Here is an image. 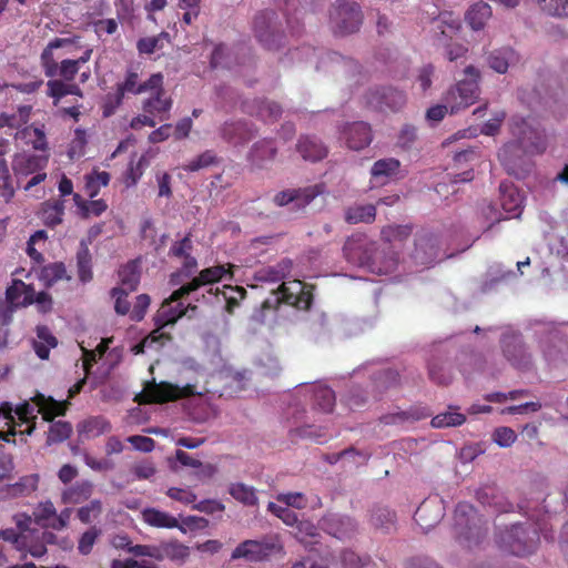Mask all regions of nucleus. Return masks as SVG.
<instances>
[{"label":"nucleus","instance_id":"obj_1","mask_svg":"<svg viewBox=\"0 0 568 568\" xmlns=\"http://www.w3.org/2000/svg\"><path fill=\"white\" fill-rule=\"evenodd\" d=\"M181 298H173V293L164 300L154 316L155 328L139 344L133 347L135 355L143 353L144 348L159 351L160 347L172 341V335L165 332L166 326H173L178 320L186 314L187 308L196 310V306H184Z\"/></svg>","mask_w":568,"mask_h":568},{"label":"nucleus","instance_id":"obj_2","mask_svg":"<svg viewBox=\"0 0 568 568\" xmlns=\"http://www.w3.org/2000/svg\"><path fill=\"white\" fill-rule=\"evenodd\" d=\"M539 532L546 534L545 524H529V527L513 525L510 528L500 531L496 541L505 551L515 556H527L537 549Z\"/></svg>","mask_w":568,"mask_h":568},{"label":"nucleus","instance_id":"obj_3","mask_svg":"<svg viewBox=\"0 0 568 568\" xmlns=\"http://www.w3.org/2000/svg\"><path fill=\"white\" fill-rule=\"evenodd\" d=\"M33 400L36 406L26 402L13 410L20 420L18 425H27L26 429L19 430V442L23 444L27 443V436L36 429L37 414H41L44 420L52 422L55 416L64 415L65 410L64 404L52 398L47 400L41 394L36 396Z\"/></svg>","mask_w":568,"mask_h":568},{"label":"nucleus","instance_id":"obj_4","mask_svg":"<svg viewBox=\"0 0 568 568\" xmlns=\"http://www.w3.org/2000/svg\"><path fill=\"white\" fill-rule=\"evenodd\" d=\"M510 133L516 143L528 153L540 154L547 148L544 130L534 119L514 115L510 119Z\"/></svg>","mask_w":568,"mask_h":568},{"label":"nucleus","instance_id":"obj_5","mask_svg":"<svg viewBox=\"0 0 568 568\" xmlns=\"http://www.w3.org/2000/svg\"><path fill=\"white\" fill-rule=\"evenodd\" d=\"M464 73L467 79L458 81V83L452 87L444 95V102L449 105L452 113H457L459 110L469 106L478 98L479 70L474 65H468L465 68Z\"/></svg>","mask_w":568,"mask_h":568},{"label":"nucleus","instance_id":"obj_6","mask_svg":"<svg viewBox=\"0 0 568 568\" xmlns=\"http://www.w3.org/2000/svg\"><path fill=\"white\" fill-rule=\"evenodd\" d=\"M196 394L199 393L195 390L194 385L187 384L184 387H179L166 382L156 383L152 379L150 382H145L142 392L135 396L134 400L141 405L153 403L162 404L180 398L191 397Z\"/></svg>","mask_w":568,"mask_h":568},{"label":"nucleus","instance_id":"obj_7","mask_svg":"<svg viewBox=\"0 0 568 568\" xmlns=\"http://www.w3.org/2000/svg\"><path fill=\"white\" fill-rule=\"evenodd\" d=\"M455 529L460 544L471 547L479 542L483 534L476 524V510L469 504H459L454 514Z\"/></svg>","mask_w":568,"mask_h":568},{"label":"nucleus","instance_id":"obj_8","mask_svg":"<svg viewBox=\"0 0 568 568\" xmlns=\"http://www.w3.org/2000/svg\"><path fill=\"white\" fill-rule=\"evenodd\" d=\"M364 100L372 109L396 112L406 104V94L394 87H376L365 93Z\"/></svg>","mask_w":568,"mask_h":568},{"label":"nucleus","instance_id":"obj_9","mask_svg":"<svg viewBox=\"0 0 568 568\" xmlns=\"http://www.w3.org/2000/svg\"><path fill=\"white\" fill-rule=\"evenodd\" d=\"M281 550L282 546L272 539H247L239 544V546L232 551L231 559H245L250 562H258L266 560L272 554Z\"/></svg>","mask_w":568,"mask_h":568},{"label":"nucleus","instance_id":"obj_10","mask_svg":"<svg viewBox=\"0 0 568 568\" xmlns=\"http://www.w3.org/2000/svg\"><path fill=\"white\" fill-rule=\"evenodd\" d=\"M534 154L526 152L524 148L511 140L500 149L498 158L509 174L523 178L530 170V164L526 156Z\"/></svg>","mask_w":568,"mask_h":568},{"label":"nucleus","instance_id":"obj_11","mask_svg":"<svg viewBox=\"0 0 568 568\" xmlns=\"http://www.w3.org/2000/svg\"><path fill=\"white\" fill-rule=\"evenodd\" d=\"M275 12L265 10L257 13L254 18V33L258 42L267 50H277L283 44V33L275 31L272 22L275 18Z\"/></svg>","mask_w":568,"mask_h":568},{"label":"nucleus","instance_id":"obj_12","mask_svg":"<svg viewBox=\"0 0 568 568\" xmlns=\"http://www.w3.org/2000/svg\"><path fill=\"white\" fill-rule=\"evenodd\" d=\"M324 184H314L305 187L287 189L277 192L273 197V203L277 206L294 204L296 209L306 207L315 197L323 194Z\"/></svg>","mask_w":568,"mask_h":568},{"label":"nucleus","instance_id":"obj_13","mask_svg":"<svg viewBox=\"0 0 568 568\" xmlns=\"http://www.w3.org/2000/svg\"><path fill=\"white\" fill-rule=\"evenodd\" d=\"M163 74L158 72L151 74V77L141 82L139 73L133 69H129L125 72V77L123 81L116 83V90L120 92V95L124 98L126 95H138L148 91H153V89H160L163 84Z\"/></svg>","mask_w":568,"mask_h":568},{"label":"nucleus","instance_id":"obj_14","mask_svg":"<svg viewBox=\"0 0 568 568\" xmlns=\"http://www.w3.org/2000/svg\"><path fill=\"white\" fill-rule=\"evenodd\" d=\"M462 30L460 20L452 12H443L432 21V33L437 47H446Z\"/></svg>","mask_w":568,"mask_h":568},{"label":"nucleus","instance_id":"obj_15","mask_svg":"<svg viewBox=\"0 0 568 568\" xmlns=\"http://www.w3.org/2000/svg\"><path fill=\"white\" fill-rule=\"evenodd\" d=\"M301 395L305 399L310 398L311 406L314 410L331 413L335 406V393L325 385L313 384L302 387L295 393V396Z\"/></svg>","mask_w":568,"mask_h":568},{"label":"nucleus","instance_id":"obj_16","mask_svg":"<svg viewBox=\"0 0 568 568\" xmlns=\"http://www.w3.org/2000/svg\"><path fill=\"white\" fill-rule=\"evenodd\" d=\"M229 268L224 265H214L202 270L197 276L193 277L191 282L182 285L180 288L173 292V298H183L195 292L201 286L210 285L220 282L226 276Z\"/></svg>","mask_w":568,"mask_h":568},{"label":"nucleus","instance_id":"obj_17","mask_svg":"<svg viewBox=\"0 0 568 568\" xmlns=\"http://www.w3.org/2000/svg\"><path fill=\"white\" fill-rule=\"evenodd\" d=\"M331 22L335 34L352 33L355 28L354 2L352 0H337L331 11Z\"/></svg>","mask_w":568,"mask_h":568},{"label":"nucleus","instance_id":"obj_18","mask_svg":"<svg viewBox=\"0 0 568 568\" xmlns=\"http://www.w3.org/2000/svg\"><path fill=\"white\" fill-rule=\"evenodd\" d=\"M49 162V155L28 152L18 153L12 161V170L17 178H27L36 172L43 171Z\"/></svg>","mask_w":568,"mask_h":568},{"label":"nucleus","instance_id":"obj_19","mask_svg":"<svg viewBox=\"0 0 568 568\" xmlns=\"http://www.w3.org/2000/svg\"><path fill=\"white\" fill-rule=\"evenodd\" d=\"M444 516V506L437 497L425 499L417 508L414 519L425 531L436 526Z\"/></svg>","mask_w":568,"mask_h":568},{"label":"nucleus","instance_id":"obj_20","mask_svg":"<svg viewBox=\"0 0 568 568\" xmlns=\"http://www.w3.org/2000/svg\"><path fill=\"white\" fill-rule=\"evenodd\" d=\"M150 92L151 95L142 101L143 112L158 118L160 121L169 120L173 101L165 95L163 84L160 89H153Z\"/></svg>","mask_w":568,"mask_h":568},{"label":"nucleus","instance_id":"obj_21","mask_svg":"<svg viewBox=\"0 0 568 568\" xmlns=\"http://www.w3.org/2000/svg\"><path fill=\"white\" fill-rule=\"evenodd\" d=\"M244 113L256 116L265 122H274L282 114V106L266 99L245 100L241 104Z\"/></svg>","mask_w":568,"mask_h":568},{"label":"nucleus","instance_id":"obj_22","mask_svg":"<svg viewBox=\"0 0 568 568\" xmlns=\"http://www.w3.org/2000/svg\"><path fill=\"white\" fill-rule=\"evenodd\" d=\"M296 151L301 154L304 161L318 162L327 156V146L314 135H301Z\"/></svg>","mask_w":568,"mask_h":568},{"label":"nucleus","instance_id":"obj_23","mask_svg":"<svg viewBox=\"0 0 568 568\" xmlns=\"http://www.w3.org/2000/svg\"><path fill=\"white\" fill-rule=\"evenodd\" d=\"M79 37L74 38H54L42 50L40 55V63L44 71L45 77L53 78L58 74L59 64L54 60L53 50L74 44Z\"/></svg>","mask_w":568,"mask_h":568},{"label":"nucleus","instance_id":"obj_24","mask_svg":"<svg viewBox=\"0 0 568 568\" xmlns=\"http://www.w3.org/2000/svg\"><path fill=\"white\" fill-rule=\"evenodd\" d=\"M500 190V204L505 212L513 214L514 217H518L523 211L524 197L518 189L511 184L504 182L499 186Z\"/></svg>","mask_w":568,"mask_h":568},{"label":"nucleus","instance_id":"obj_25","mask_svg":"<svg viewBox=\"0 0 568 568\" xmlns=\"http://www.w3.org/2000/svg\"><path fill=\"white\" fill-rule=\"evenodd\" d=\"M400 162L394 158L378 160L371 169L372 179L381 185L399 175Z\"/></svg>","mask_w":568,"mask_h":568},{"label":"nucleus","instance_id":"obj_26","mask_svg":"<svg viewBox=\"0 0 568 568\" xmlns=\"http://www.w3.org/2000/svg\"><path fill=\"white\" fill-rule=\"evenodd\" d=\"M487 63L497 73L504 74L510 65L518 62V55L514 49L504 47L495 49L487 54Z\"/></svg>","mask_w":568,"mask_h":568},{"label":"nucleus","instance_id":"obj_27","mask_svg":"<svg viewBox=\"0 0 568 568\" xmlns=\"http://www.w3.org/2000/svg\"><path fill=\"white\" fill-rule=\"evenodd\" d=\"M39 480L38 474L26 475L14 484L7 485L1 493L9 498L28 497L38 489Z\"/></svg>","mask_w":568,"mask_h":568},{"label":"nucleus","instance_id":"obj_28","mask_svg":"<svg viewBox=\"0 0 568 568\" xmlns=\"http://www.w3.org/2000/svg\"><path fill=\"white\" fill-rule=\"evenodd\" d=\"M6 300L12 305L24 307L33 304V287L21 280H12L6 290Z\"/></svg>","mask_w":568,"mask_h":568},{"label":"nucleus","instance_id":"obj_29","mask_svg":"<svg viewBox=\"0 0 568 568\" xmlns=\"http://www.w3.org/2000/svg\"><path fill=\"white\" fill-rule=\"evenodd\" d=\"M219 379L224 382L222 389L220 390V397H234L240 392L245 389V382L248 379L246 371L244 372H231L221 371L219 373Z\"/></svg>","mask_w":568,"mask_h":568},{"label":"nucleus","instance_id":"obj_30","mask_svg":"<svg viewBox=\"0 0 568 568\" xmlns=\"http://www.w3.org/2000/svg\"><path fill=\"white\" fill-rule=\"evenodd\" d=\"M189 556V547L178 540L162 541L155 545L154 559L158 561H162L164 559L184 561Z\"/></svg>","mask_w":568,"mask_h":568},{"label":"nucleus","instance_id":"obj_31","mask_svg":"<svg viewBox=\"0 0 568 568\" xmlns=\"http://www.w3.org/2000/svg\"><path fill=\"white\" fill-rule=\"evenodd\" d=\"M223 139L233 144H243L255 136V130L246 122L225 123L221 130Z\"/></svg>","mask_w":568,"mask_h":568},{"label":"nucleus","instance_id":"obj_32","mask_svg":"<svg viewBox=\"0 0 568 568\" xmlns=\"http://www.w3.org/2000/svg\"><path fill=\"white\" fill-rule=\"evenodd\" d=\"M438 257L436 241L429 236H420L416 240L413 258L417 264H430Z\"/></svg>","mask_w":568,"mask_h":568},{"label":"nucleus","instance_id":"obj_33","mask_svg":"<svg viewBox=\"0 0 568 568\" xmlns=\"http://www.w3.org/2000/svg\"><path fill=\"white\" fill-rule=\"evenodd\" d=\"M64 215L63 200H48L41 204L40 217L48 227H55L61 224Z\"/></svg>","mask_w":568,"mask_h":568},{"label":"nucleus","instance_id":"obj_34","mask_svg":"<svg viewBox=\"0 0 568 568\" xmlns=\"http://www.w3.org/2000/svg\"><path fill=\"white\" fill-rule=\"evenodd\" d=\"M277 154V149L271 140L256 142L248 154L251 163L257 168H263L267 162L273 161Z\"/></svg>","mask_w":568,"mask_h":568},{"label":"nucleus","instance_id":"obj_35","mask_svg":"<svg viewBox=\"0 0 568 568\" xmlns=\"http://www.w3.org/2000/svg\"><path fill=\"white\" fill-rule=\"evenodd\" d=\"M143 520L156 528H179L181 531L185 532V529L179 525L178 519L165 513L158 510L155 508H146L142 513Z\"/></svg>","mask_w":568,"mask_h":568},{"label":"nucleus","instance_id":"obj_36","mask_svg":"<svg viewBox=\"0 0 568 568\" xmlns=\"http://www.w3.org/2000/svg\"><path fill=\"white\" fill-rule=\"evenodd\" d=\"M93 493V484L89 480L77 481L62 493V501L64 504H81L88 500Z\"/></svg>","mask_w":568,"mask_h":568},{"label":"nucleus","instance_id":"obj_37","mask_svg":"<svg viewBox=\"0 0 568 568\" xmlns=\"http://www.w3.org/2000/svg\"><path fill=\"white\" fill-rule=\"evenodd\" d=\"M293 287L297 290V295L285 296L286 304L303 311L310 310L313 304V286L302 281H293Z\"/></svg>","mask_w":568,"mask_h":568},{"label":"nucleus","instance_id":"obj_38","mask_svg":"<svg viewBox=\"0 0 568 568\" xmlns=\"http://www.w3.org/2000/svg\"><path fill=\"white\" fill-rule=\"evenodd\" d=\"M491 17V8L486 2H477L473 4L469 10L466 13V21L468 22L469 27L475 30L479 31L484 29L486 26V22Z\"/></svg>","mask_w":568,"mask_h":568},{"label":"nucleus","instance_id":"obj_39","mask_svg":"<svg viewBox=\"0 0 568 568\" xmlns=\"http://www.w3.org/2000/svg\"><path fill=\"white\" fill-rule=\"evenodd\" d=\"M111 423L103 416H92L80 424L79 432L87 438H95L111 432Z\"/></svg>","mask_w":568,"mask_h":568},{"label":"nucleus","instance_id":"obj_40","mask_svg":"<svg viewBox=\"0 0 568 568\" xmlns=\"http://www.w3.org/2000/svg\"><path fill=\"white\" fill-rule=\"evenodd\" d=\"M466 422V415L459 412L457 406H449L447 412L433 417L430 424L434 428L460 426Z\"/></svg>","mask_w":568,"mask_h":568},{"label":"nucleus","instance_id":"obj_41","mask_svg":"<svg viewBox=\"0 0 568 568\" xmlns=\"http://www.w3.org/2000/svg\"><path fill=\"white\" fill-rule=\"evenodd\" d=\"M73 201L75 206L79 209L82 219H89L90 216H100L108 209V204L104 200L100 199L85 201L78 193L73 194Z\"/></svg>","mask_w":568,"mask_h":568},{"label":"nucleus","instance_id":"obj_42","mask_svg":"<svg viewBox=\"0 0 568 568\" xmlns=\"http://www.w3.org/2000/svg\"><path fill=\"white\" fill-rule=\"evenodd\" d=\"M119 278L121 286L119 288H125L134 292L140 283V266L136 261H130L119 270Z\"/></svg>","mask_w":568,"mask_h":568},{"label":"nucleus","instance_id":"obj_43","mask_svg":"<svg viewBox=\"0 0 568 568\" xmlns=\"http://www.w3.org/2000/svg\"><path fill=\"white\" fill-rule=\"evenodd\" d=\"M229 494L244 506H257L258 498L254 487L243 483H233L229 487Z\"/></svg>","mask_w":568,"mask_h":568},{"label":"nucleus","instance_id":"obj_44","mask_svg":"<svg viewBox=\"0 0 568 568\" xmlns=\"http://www.w3.org/2000/svg\"><path fill=\"white\" fill-rule=\"evenodd\" d=\"M77 267L79 280L82 283H88L93 278L91 253L83 243L77 252Z\"/></svg>","mask_w":568,"mask_h":568},{"label":"nucleus","instance_id":"obj_45","mask_svg":"<svg viewBox=\"0 0 568 568\" xmlns=\"http://www.w3.org/2000/svg\"><path fill=\"white\" fill-rule=\"evenodd\" d=\"M110 173L106 171H93L91 174L85 175L84 192L90 199H94L101 187H104L110 182Z\"/></svg>","mask_w":568,"mask_h":568},{"label":"nucleus","instance_id":"obj_46","mask_svg":"<svg viewBox=\"0 0 568 568\" xmlns=\"http://www.w3.org/2000/svg\"><path fill=\"white\" fill-rule=\"evenodd\" d=\"M55 507L51 500L40 503L33 510L34 523L42 528H50L55 518Z\"/></svg>","mask_w":568,"mask_h":568},{"label":"nucleus","instance_id":"obj_47","mask_svg":"<svg viewBox=\"0 0 568 568\" xmlns=\"http://www.w3.org/2000/svg\"><path fill=\"white\" fill-rule=\"evenodd\" d=\"M37 336L39 342L34 344L36 355H49L50 349L58 345L55 336L47 326H38Z\"/></svg>","mask_w":568,"mask_h":568},{"label":"nucleus","instance_id":"obj_48","mask_svg":"<svg viewBox=\"0 0 568 568\" xmlns=\"http://www.w3.org/2000/svg\"><path fill=\"white\" fill-rule=\"evenodd\" d=\"M412 233V229L408 225H395L388 226L383 230L382 234L385 241L393 245V247L397 248L404 243Z\"/></svg>","mask_w":568,"mask_h":568},{"label":"nucleus","instance_id":"obj_49","mask_svg":"<svg viewBox=\"0 0 568 568\" xmlns=\"http://www.w3.org/2000/svg\"><path fill=\"white\" fill-rule=\"evenodd\" d=\"M540 10L554 18H568V0H537Z\"/></svg>","mask_w":568,"mask_h":568},{"label":"nucleus","instance_id":"obj_50","mask_svg":"<svg viewBox=\"0 0 568 568\" xmlns=\"http://www.w3.org/2000/svg\"><path fill=\"white\" fill-rule=\"evenodd\" d=\"M170 36L168 32H161L160 34L155 37H146L141 38L136 42V49L140 54H152L156 50H160L163 48V40L169 41Z\"/></svg>","mask_w":568,"mask_h":568},{"label":"nucleus","instance_id":"obj_51","mask_svg":"<svg viewBox=\"0 0 568 568\" xmlns=\"http://www.w3.org/2000/svg\"><path fill=\"white\" fill-rule=\"evenodd\" d=\"M0 196L8 203L14 196V187L6 159H0Z\"/></svg>","mask_w":568,"mask_h":568},{"label":"nucleus","instance_id":"obj_52","mask_svg":"<svg viewBox=\"0 0 568 568\" xmlns=\"http://www.w3.org/2000/svg\"><path fill=\"white\" fill-rule=\"evenodd\" d=\"M71 433L72 426L70 423L63 420L53 422L49 427L47 444L61 443L68 439Z\"/></svg>","mask_w":568,"mask_h":568},{"label":"nucleus","instance_id":"obj_53","mask_svg":"<svg viewBox=\"0 0 568 568\" xmlns=\"http://www.w3.org/2000/svg\"><path fill=\"white\" fill-rule=\"evenodd\" d=\"M0 413L3 415V417L8 422H10L12 424V426H10L8 432L0 430V439H2L3 442H6L8 444H14L16 445L17 444V436H19V430H17V428H16L17 423L14 422L13 409H12L11 404L3 403L0 406Z\"/></svg>","mask_w":568,"mask_h":568},{"label":"nucleus","instance_id":"obj_54","mask_svg":"<svg viewBox=\"0 0 568 568\" xmlns=\"http://www.w3.org/2000/svg\"><path fill=\"white\" fill-rule=\"evenodd\" d=\"M101 534L102 531L100 528H98L97 526H91L79 538L78 551L84 556L91 554L93 546L95 545Z\"/></svg>","mask_w":568,"mask_h":568},{"label":"nucleus","instance_id":"obj_55","mask_svg":"<svg viewBox=\"0 0 568 568\" xmlns=\"http://www.w3.org/2000/svg\"><path fill=\"white\" fill-rule=\"evenodd\" d=\"M103 507L99 499L91 500L88 505L77 510V517L82 524H90L102 514Z\"/></svg>","mask_w":568,"mask_h":568},{"label":"nucleus","instance_id":"obj_56","mask_svg":"<svg viewBox=\"0 0 568 568\" xmlns=\"http://www.w3.org/2000/svg\"><path fill=\"white\" fill-rule=\"evenodd\" d=\"M395 513L388 508H378L372 515L373 524L387 531L392 529V527L395 524Z\"/></svg>","mask_w":568,"mask_h":568},{"label":"nucleus","instance_id":"obj_57","mask_svg":"<svg viewBox=\"0 0 568 568\" xmlns=\"http://www.w3.org/2000/svg\"><path fill=\"white\" fill-rule=\"evenodd\" d=\"M65 275L67 270L63 263L49 264L41 271V278L47 283V285H51L54 282L64 278Z\"/></svg>","mask_w":568,"mask_h":568},{"label":"nucleus","instance_id":"obj_58","mask_svg":"<svg viewBox=\"0 0 568 568\" xmlns=\"http://www.w3.org/2000/svg\"><path fill=\"white\" fill-rule=\"evenodd\" d=\"M131 291H128L125 288H119L114 287L111 291V296L115 300L114 301V310L116 314L119 315H126L130 314L131 304L128 300L129 294Z\"/></svg>","mask_w":568,"mask_h":568},{"label":"nucleus","instance_id":"obj_59","mask_svg":"<svg viewBox=\"0 0 568 568\" xmlns=\"http://www.w3.org/2000/svg\"><path fill=\"white\" fill-rule=\"evenodd\" d=\"M477 499L483 505H489L499 511H506V508L501 506L499 499L501 497L496 495V489L493 486L483 487L477 490Z\"/></svg>","mask_w":568,"mask_h":568},{"label":"nucleus","instance_id":"obj_60","mask_svg":"<svg viewBox=\"0 0 568 568\" xmlns=\"http://www.w3.org/2000/svg\"><path fill=\"white\" fill-rule=\"evenodd\" d=\"M276 500L288 508L304 509L307 506V499L303 493H281L276 495Z\"/></svg>","mask_w":568,"mask_h":568},{"label":"nucleus","instance_id":"obj_61","mask_svg":"<svg viewBox=\"0 0 568 568\" xmlns=\"http://www.w3.org/2000/svg\"><path fill=\"white\" fill-rule=\"evenodd\" d=\"M517 439V434L510 427L501 426L494 430L493 440L499 447H510Z\"/></svg>","mask_w":568,"mask_h":568},{"label":"nucleus","instance_id":"obj_62","mask_svg":"<svg viewBox=\"0 0 568 568\" xmlns=\"http://www.w3.org/2000/svg\"><path fill=\"white\" fill-rule=\"evenodd\" d=\"M24 134L30 138V143L34 150L42 152H45L48 150V141L42 128H27L24 130Z\"/></svg>","mask_w":568,"mask_h":568},{"label":"nucleus","instance_id":"obj_63","mask_svg":"<svg viewBox=\"0 0 568 568\" xmlns=\"http://www.w3.org/2000/svg\"><path fill=\"white\" fill-rule=\"evenodd\" d=\"M216 156L213 151H205L201 153L195 159L191 160L186 165H184V170L189 172H195L201 169L207 168L215 163Z\"/></svg>","mask_w":568,"mask_h":568},{"label":"nucleus","instance_id":"obj_64","mask_svg":"<svg viewBox=\"0 0 568 568\" xmlns=\"http://www.w3.org/2000/svg\"><path fill=\"white\" fill-rule=\"evenodd\" d=\"M150 303L151 298L148 294H140L136 296L135 303L132 310H130V318L135 322L142 321L150 306Z\"/></svg>","mask_w":568,"mask_h":568}]
</instances>
